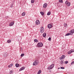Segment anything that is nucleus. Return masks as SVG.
Masks as SVG:
<instances>
[{
  "instance_id": "f257e3e1",
  "label": "nucleus",
  "mask_w": 74,
  "mask_h": 74,
  "mask_svg": "<svg viewBox=\"0 0 74 74\" xmlns=\"http://www.w3.org/2000/svg\"><path fill=\"white\" fill-rule=\"evenodd\" d=\"M38 60H36L35 61V62H34L33 63V65L34 66H36V65H37L38 64Z\"/></svg>"
},
{
  "instance_id": "f03ea898",
  "label": "nucleus",
  "mask_w": 74,
  "mask_h": 74,
  "mask_svg": "<svg viewBox=\"0 0 74 74\" xmlns=\"http://www.w3.org/2000/svg\"><path fill=\"white\" fill-rule=\"evenodd\" d=\"M65 4L67 6H70L71 3L70 2H69L68 1H66L65 2Z\"/></svg>"
},
{
  "instance_id": "7ed1b4c3",
  "label": "nucleus",
  "mask_w": 74,
  "mask_h": 74,
  "mask_svg": "<svg viewBox=\"0 0 74 74\" xmlns=\"http://www.w3.org/2000/svg\"><path fill=\"white\" fill-rule=\"evenodd\" d=\"M40 32L41 33H42L44 32V27H42L40 30Z\"/></svg>"
},
{
  "instance_id": "20e7f679",
  "label": "nucleus",
  "mask_w": 74,
  "mask_h": 74,
  "mask_svg": "<svg viewBox=\"0 0 74 74\" xmlns=\"http://www.w3.org/2000/svg\"><path fill=\"white\" fill-rule=\"evenodd\" d=\"M37 45L38 47H42L43 46V44L42 42H39Z\"/></svg>"
},
{
  "instance_id": "39448f33",
  "label": "nucleus",
  "mask_w": 74,
  "mask_h": 74,
  "mask_svg": "<svg viewBox=\"0 0 74 74\" xmlns=\"http://www.w3.org/2000/svg\"><path fill=\"white\" fill-rule=\"evenodd\" d=\"M52 27V25L51 24H49L47 25V27L49 29H51Z\"/></svg>"
},
{
  "instance_id": "423d86ee",
  "label": "nucleus",
  "mask_w": 74,
  "mask_h": 74,
  "mask_svg": "<svg viewBox=\"0 0 74 74\" xmlns=\"http://www.w3.org/2000/svg\"><path fill=\"white\" fill-rule=\"evenodd\" d=\"M14 22L12 21L10 23L9 26H12L14 25Z\"/></svg>"
},
{
  "instance_id": "0eeeda50",
  "label": "nucleus",
  "mask_w": 74,
  "mask_h": 74,
  "mask_svg": "<svg viewBox=\"0 0 74 74\" xmlns=\"http://www.w3.org/2000/svg\"><path fill=\"white\" fill-rule=\"evenodd\" d=\"M36 25H39L40 23V21L39 20H37L36 22Z\"/></svg>"
},
{
  "instance_id": "6e6552de",
  "label": "nucleus",
  "mask_w": 74,
  "mask_h": 74,
  "mask_svg": "<svg viewBox=\"0 0 74 74\" xmlns=\"http://www.w3.org/2000/svg\"><path fill=\"white\" fill-rule=\"evenodd\" d=\"M47 7V4L45 3L43 5V7L44 8H46Z\"/></svg>"
},
{
  "instance_id": "1a4fd4ad",
  "label": "nucleus",
  "mask_w": 74,
  "mask_h": 74,
  "mask_svg": "<svg viewBox=\"0 0 74 74\" xmlns=\"http://www.w3.org/2000/svg\"><path fill=\"white\" fill-rule=\"evenodd\" d=\"M25 67L24 66H23V67H22V68H21L20 69V71H22V70H24V69H25Z\"/></svg>"
},
{
  "instance_id": "9d476101",
  "label": "nucleus",
  "mask_w": 74,
  "mask_h": 74,
  "mask_svg": "<svg viewBox=\"0 0 74 74\" xmlns=\"http://www.w3.org/2000/svg\"><path fill=\"white\" fill-rule=\"evenodd\" d=\"M46 35H47V34H46V33H44L43 34V37H46Z\"/></svg>"
},
{
  "instance_id": "9b49d317",
  "label": "nucleus",
  "mask_w": 74,
  "mask_h": 74,
  "mask_svg": "<svg viewBox=\"0 0 74 74\" xmlns=\"http://www.w3.org/2000/svg\"><path fill=\"white\" fill-rule=\"evenodd\" d=\"M71 34L70 33H68L67 34H66L65 35V36H70V35H71Z\"/></svg>"
},
{
  "instance_id": "f8f14e48",
  "label": "nucleus",
  "mask_w": 74,
  "mask_h": 74,
  "mask_svg": "<svg viewBox=\"0 0 74 74\" xmlns=\"http://www.w3.org/2000/svg\"><path fill=\"white\" fill-rule=\"evenodd\" d=\"M34 42H38V40L36 39H34Z\"/></svg>"
},
{
  "instance_id": "ddd939ff",
  "label": "nucleus",
  "mask_w": 74,
  "mask_h": 74,
  "mask_svg": "<svg viewBox=\"0 0 74 74\" xmlns=\"http://www.w3.org/2000/svg\"><path fill=\"white\" fill-rule=\"evenodd\" d=\"M40 13L41 14L42 16H43V15H44V12H40Z\"/></svg>"
},
{
  "instance_id": "4468645a",
  "label": "nucleus",
  "mask_w": 74,
  "mask_h": 74,
  "mask_svg": "<svg viewBox=\"0 0 74 74\" xmlns=\"http://www.w3.org/2000/svg\"><path fill=\"white\" fill-rule=\"evenodd\" d=\"M47 15H51V12H48L47 14Z\"/></svg>"
},
{
  "instance_id": "2eb2a0df",
  "label": "nucleus",
  "mask_w": 74,
  "mask_h": 74,
  "mask_svg": "<svg viewBox=\"0 0 74 74\" xmlns=\"http://www.w3.org/2000/svg\"><path fill=\"white\" fill-rule=\"evenodd\" d=\"M16 67H19V64H16Z\"/></svg>"
},
{
  "instance_id": "dca6fc26",
  "label": "nucleus",
  "mask_w": 74,
  "mask_h": 74,
  "mask_svg": "<svg viewBox=\"0 0 74 74\" xmlns=\"http://www.w3.org/2000/svg\"><path fill=\"white\" fill-rule=\"evenodd\" d=\"M51 66V69H52V68H53V67H54V64H52L51 65H50Z\"/></svg>"
},
{
  "instance_id": "f3484780",
  "label": "nucleus",
  "mask_w": 74,
  "mask_h": 74,
  "mask_svg": "<svg viewBox=\"0 0 74 74\" xmlns=\"http://www.w3.org/2000/svg\"><path fill=\"white\" fill-rule=\"evenodd\" d=\"M10 74H13V71L12 70L10 71Z\"/></svg>"
},
{
  "instance_id": "a211bd4d",
  "label": "nucleus",
  "mask_w": 74,
  "mask_h": 74,
  "mask_svg": "<svg viewBox=\"0 0 74 74\" xmlns=\"http://www.w3.org/2000/svg\"><path fill=\"white\" fill-rule=\"evenodd\" d=\"M22 16H25V12H23L22 14Z\"/></svg>"
},
{
  "instance_id": "6ab92c4d",
  "label": "nucleus",
  "mask_w": 74,
  "mask_h": 74,
  "mask_svg": "<svg viewBox=\"0 0 74 74\" xmlns=\"http://www.w3.org/2000/svg\"><path fill=\"white\" fill-rule=\"evenodd\" d=\"M70 33H71V35H73V33L71 30L70 31Z\"/></svg>"
},
{
  "instance_id": "aec40b11",
  "label": "nucleus",
  "mask_w": 74,
  "mask_h": 74,
  "mask_svg": "<svg viewBox=\"0 0 74 74\" xmlns=\"http://www.w3.org/2000/svg\"><path fill=\"white\" fill-rule=\"evenodd\" d=\"M52 69V67H51V66L50 65V66H49L48 69H49V70H50V69Z\"/></svg>"
},
{
  "instance_id": "412c9836",
  "label": "nucleus",
  "mask_w": 74,
  "mask_h": 74,
  "mask_svg": "<svg viewBox=\"0 0 74 74\" xmlns=\"http://www.w3.org/2000/svg\"><path fill=\"white\" fill-rule=\"evenodd\" d=\"M7 42H8V43H10V42H11V40H7Z\"/></svg>"
},
{
  "instance_id": "4be33fe9",
  "label": "nucleus",
  "mask_w": 74,
  "mask_h": 74,
  "mask_svg": "<svg viewBox=\"0 0 74 74\" xmlns=\"http://www.w3.org/2000/svg\"><path fill=\"white\" fill-rule=\"evenodd\" d=\"M21 39L22 37H20L19 38H18V41H21Z\"/></svg>"
},
{
  "instance_id": "5701e85b",
  "label": "nucleus",
  "mask_w": 74,
  "mask_h": 74,
  "mask_svg": "<svg viewBox=\"0 0 74 74\" xmlns=\"http://www.w3.org/2000/svg\"><path fill=\"white\" fill-rule=\"evenodd\" d=\"M34 0H31V3H34Z\"/></svg>"
},
{
  "instance_id": "b1692460",
  "label": "nucleus",
  "mask_w": 74,
  "mask_h": 74,
  "mask_svg": "<svg viewBox=\"0 0 74 74\" xmlns=\"http://www.w3.org/2000/svg\"><path fill=\"white\" fill-rule=\"evenodd\" d=\"M66 26H67V23H64V27H66Z\"/></svg>"
},
{
  "instance_id": "393cba45",
  "label": "nucleus",
  "mask_w": 74,
  "mask_h": 74,
  "mask_svg": "<svg viewBox=\"0 0 74 74\" xmlns=\"http://www.w3.org/2000/svg\"><path fill=\"white\" fill-rule=\"evenodd\" d=\"M59 1L62 3H63V1H62V0H59Z\"/></svg>"
},
{
  "instance_id": "a878e982",
  "label": "nucleus",
  "mask_w": 74,
  "mask_h": 74,
  "mask_svg": "<svg viewBox=\"0 0 74 74\" xmlns=\"http://www.w3.org/2000/svg\"><path fill=\"white\" fill-rule=\"evenodd\" d=\"M41 73V71L40 70H39L38 73V74H40Z\"/></svg>"
},
{
  "instance_id": "bb28decb",
  "label": "nucleus",
  "mask_w": 74,
  "mask_h": 74,
  "mask_svg": "<svg viewBox=\"0 0 74 74\" xmlns=\"http://www.w3.org/2000/svg\"><path fill=\"white\" fill-rule=\"evenodd\" d=\"M25 55V54L24 53H22L21 55V57H23V56Z\"/></svg>"
},
{
  "instance_id": "cd10ccee",
  "label": "nucleus",
  "mask_w": 74,
  "mask_h": 74,
  "mask_svg": "<svg viewBox=\"0 0 74 74\" xmlns=\"http://www.w3.org/2000/svg\"><path fill=\"white\" fill-rule=\"evenodd\" d=\"M70 51V52H71V53H72V52H74V50L73 49L71 50Z\"/></svg>"
},
{
  "instance_id": "c85d7f7f",
  "label": "nucleus",
  "mask_w": 74,
  "mask_h": 74,
  "mask_svg": "<svg viewBox=\"0 0 74 74\" xmlns=\"http://www.w3.org/2000/svg\"><path fill=\"white\" fill-rule=\"evenodd\" d=\"M62 58H63L64 59L65 58V55H62Z\"/></svg>"
},
{
  "instance_id": "c756f323",
  "label": "nucleus",
  "mask_w": 74,
  "mask_h": 74,
  "mask_svg": "<svg viewBox=\"0 0 74 74\" xmlns=\"http://www.w3.org/2000/svg\"><path fill=\"white\" fill-rule=\"evenodd\" d=\"M48 40H49V41H51V38H49L48 39Z\"/></svg>"
},
{
  "instance_id": "7c9ffc66",
  "label": "nucleus",
  "mask_w": 74,
  "mask_h": 74,
  "mask_svg": "<svg viewBox=\"0 0 74 74\" xmlns=\"http://www.w3.org/2000/svg\"><path fill=\"white\" fill-rule=\"evenodd\" d=\"M71 52L70 51L68 53V54H69V55H70V54H71Z\"/></svg>"
},
{
  "instance_id": "2f4dec72",
  "label": "nucleus",
  "mask_w": 74,
  "mask_h": 74,
  "mask_svg": "<svg viewBox=\"0 0 74 74\" xmlns=\"http://www.w3.org/2000/svg\"><path fill=\"white\" fill-rule=\"evenodd\" d=\"M68 61H66L65 62V64H67V63H68Z\"/></svg>"
},
{
  "instance_id": "473e14b6",
  "label": "nucleus",
  "mask_w": 74,
  "mask_h": 74,
  "mask_svg": "<svg viewBox=\"0 0 74 74\" xmlns=\"http://www.w3.org/2000/svg\"><path fill=\"white\" fill-rule=\"evenodd\" d=\"M71 65H73V64H74V61H73L71 63Z\"/></svg>"
},
{
  "instance_id": "72a5a7b5",
  "label": "nucleus",
  "mask_w": 74,
  "mask_h": 74,
  "mask_svg": "<svg viewBox=\"0 0 74 74\" xmlns=\"http://www.w3.org/2000/svg\"><path fill=\"white\" fill-rule=\"evenodd\" d=\"M63 59L64 58H62V56L60 58V60H62V59Z\"/></svg>"
},
{
  "instance_id": "f704fd0d",
  "label": "nucleus",
  "mask_w": 74,
  "mask_h": 74,
  "mask_svg": "<svg viewBox=\"0 0 74 74\" xmlns=\"http://www.w3.org/2000/svg\"><path fill=\"white\" fill-rule=\"evenodd\" d=\"M60 69H64L65 68L64 67H60Z\"/></svg>"
},
{
  "instance_id": "c9c22d12",
  "label": "nucleus",
  "mask_w": 74,
  "mask_h": 74,
  "mask_svg": "<svg viewBox=\"0 0 74 74\" xmlns=\"http://www.w3.org/2000/svg\"><path fill=\"white\" fill-rule=\"evenodd\" d=\"M60 63L61 64H63V61H62L61 62H60Z\"/></svg>"
},
{
  "instance_id": "e433bc0d",
  "label": "nucleus",
  "mask_w": 74,
  "mask_h": 74,
  "mask_svg": "<svg viewBox=\"0 0 74 74\" xmlns=\"http://www.w3.org/2000/svg\"><path fill=\"white\" fill-rule=\"evenodd\" d=\"M71 30L72 31V32L73 33H74V29H72Z\"/></svg>"
},
{
  "instance_id": "4c0bfd02",
  "label": "nucleus",
  "mask_w": 74,
  "mask_h": 74,
  "mask_svg": "<svg viewBox=\"0 0 74 74\" xmlns=\"http://www.w3.org/2000/svg\"><path fill=\"white\" fill-rule=\"evenodd\" d=\"M13 4L11 5V8H12V7H13Z\"/></svg>"
},
{
  "instance_id": "58836bf2",
  "label": "nucleus",
  "mask_w": 74,
  "mask_h": 74,
  "mask_svg": "<svg viewBox=\"0 0 74 74\" xmlns=\"http://www.w3.org/2000/svg\"><path fill=\"white\" fill-rule=\"evenodd\" d=\"M10 65V66H11V67H12V66L13 65V64H11Z\"/></svg>"
},
{
  "instance_id": "ea45409f",
  "label": "nucleus",
  "mask_w": 74,
  "mask_h": 74,
  "mask_svg": "<svg viewBox=\"0 0 74 74\" xmlns=\"http://www.w3.org/2000/svg\"><path fill=\"white\" fill-rule=\"evenodd\" d=\"M8 66L10 68V67H11V66L10 65H9Z\"/></svg>"
},
{
  "instance_id": "a19ab883",
  "label": "nucleus",
  "mask_w": 74,
  "mask_h": 74,
  "mask_svg": "<svg viewBox=\"0 0 74 74\" xmlns=\"http://www.w3.org/2000/svg\"><path fill=\"white\" fill-rule=\"evenodd\" d=\"M4 56H7V55L5 54V55H4Z\"/></svg>"
}]
</instances>
